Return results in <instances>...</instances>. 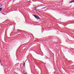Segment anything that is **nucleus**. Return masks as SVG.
Wrapping results in <instances>:
<instances>
[{"label": "nucleus", "mask_w": 74, "mask_h": 74, "mask_svg": "<svg viewBox=\"0 0 74 74\" xmlns=\"http://www.w3.org/2000/svg\"><path fill=\"white\" fill-rule=\"evenodd\" d=\"M0 62H1V60L0 59Z\"/></svg>", "instance_id": "11"}, {"label": "nucleus", "mask_w": 74, "mask_h": 74, "mask_svg": "<svg viewBox=\"0 0 74 74\" xmlns=\"http://www.w3.org/2000/svg\"><path fill=\"white\" fill-rule=\"evenodd\" d=\"M36 9H34V10H35V11H36Z\"/></svg>", "instance_id": "8"}, {"label": "nucleus", "mask_w": 74, "mask_h": 74, "mask_svg": "<svg viewBox=\"0 0 74 74\" xmlns=\"http://www.w3.org/2000/svg\"><path fill=\"white\" fill-rule=\"evenodd\" d=\"M0 7H2V5H1Z\"/></svg>", "instance_id": "9"}, {"label": "nucleus", "mask_w": 74, "mask_h": 74, "mask_svg": "<svg viewBox=\"0 0 74 74\" xmlns=\"http://www.w3.org/2000/svg\"><path fill=\"white\" fill-rule=\"evenodd\" d=\"M1 9H2V8H0V11H1Z\"/></svg>", "instance_id": "4"}, {"label": "nucleus", "mask_w": 74, "mask_h": 74, "mask_svg": "<svg viewBox=\"0 0 74 74\" xmlns=\"http://www.w3.org/2000/svg\"><path fill=\"white\" fill-rule=\"evenodd\" d=\"M25 74H27V73L26 72Z\"/></svg>", "instance_id": "7"}, {"label": "nucleus", "mask_w": 74, "mask_h": 74, "mask_svg": "<svg viewBox=\"0 0 74 74\" xmlns=\"http://www.w3.org/2000/svg\"><path fill=\"white\" fill-rule=\"evenodd\" d=\"M74 3V0H72L69 3Z\"/></svg>", "instance_id": "2"}, {"label": "nucleus", "mask_w": 74, "mask_h": 74, "mask_svg": "<svg viewBox=\"0 0 74 74\" xmlns=\"http://www.w3.org/2000/svg\"><path fill=\"white\" fill-rule=\"evenodd\" d=\"M17 31H19V30H18V29L17 30Z\"/></svg>", "instance_id": "12"}, {"label": "nucleus", "mask_w": 74, "mask_h": 74, "mask_svg": "<svg viewBox=\"0 0 74 74\" xmlns=\"http://www.w3.org/2000/svg\"><path fill=\"white\" fill-rule=\"evenodd\" d=\"M1 65H2V64H1Z\"/></svg>", "instance_id": "13"}, {"label": "nucleus", "mask_w": 74, "mask_h": 74, "mask_svg": "<svg viewBox=\"0 0 74 74\" xmlns=\"http://www.w3.org/2000/svg\"><path fill=\"white\" fill-rule=\"evenodd\" d=\"M25 62L24 63V66H25Z\"/></svg>", "instance_id": "5"}, {"label": "nucleus", "mask_w": 74, "mask_h": 74, "mask_svg": "<svg viewBox=\"0 0 74 74\" xmlns=\"http://www.w3.org/2000/svg\"><path fill=\"white\" fill-rule=\"evenodd\" d=\"M34 8L36 9V8H37V7H36V8Z\"/></svg>", "instance_id": "6"}, {"label": "nucleus", "mask_w": 74, "mask_h": 74, "mask_svg": "<svg viewBox=\"0 0 74 74\" xmlns=\"http://www.w3.org/2000/svg\"><path fill=\"white\" fill-rule=\"evenodd\" d=\"M72 49L73 50V49Z\"/></svg>", "instance_id": "10"}, {"label": "nucleus", "mask_w": 74, "mask_h": 74, "mask_svg": "<svg viewBox=\"0 0 74 74\" xmlns=\"http://www.w3.org/2000/svg\"><path fill=\"white\" fill-rule=\"evenodd\" d=\"M33 16H34L35 18L36 19H40V18L38 16H37L36 15H33Z\"/></svg>", "instance_id": "1"}, {"label": "nucleus", "mask_w": 74, "mask_h": 74, "mask_svg": "<svg viewBox=\"0 0 74 74\" xmlns=\"http://www.w3.org/2000/svg\"><path fill=\"white\" fill-rule=\"evenodd\" d=\"M18 32H24L23 31H21L19 29H18Z\"/></svg>", "instance_id": "3"}]
</instances>
